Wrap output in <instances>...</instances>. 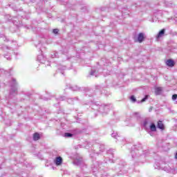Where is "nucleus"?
<instances>
[{
  "instance_id": "obj_1",
  "label": "nucleus",
  "mask_w": 177,
  "mask_h": 177,
  "mask_svg": "<svg viewBox=\"0 0 177 177\" xmlns=\"http://www.w3.org/2000/svg\"><path fill=\"white\" fill-rule=\"evenodd\" d=\"M149 154V150L143 151L142 145L138 144L131 147V156L134 161L145 158Z\"/></svg>"
},
{
  "instance_id": "obj_2",
  "label": "nucleus",
  "mask_w": 177,
  "mask_h": 177,
  "mask_svg": "<svg viewBox=\"0 0 177 177\" xmlns=\"http://www.w3.org/2000/svg\"><path fill=\"white\" fill-rule=\"evenodd\" d=\"M10 95L15 96V95H17V82H16V80L12 79L10 82Z\"/></svg>"
},
{
  "instance_id": "obj_3",
  "label": "nucleus",
  "mask_w": 177,
  "mask_h": 177,
  "mask_svg": "<svg viewBox=\"0 0 177 177\" xmlns=\"http://www.w3.org/2000/svg\"><path fill=\"white\" fill-rule=\"evenodd\" d=\"M110 104H102L99 107V111L102 114V115H107V114H109V111H110Z\"/></svg>"
},
{
  "instance_id": "obj_4",
  "label": "nucleus",
  "mask_w": 177,
  "mask_h": 177,
  "mask_svg": "<svg viewBox=\"0 0 177 177\" xmlns=\"http://www.w3.org/2000/svg\"><path fill=\"white\" fill-rule=\"evenodd\" d=\"M74 165H77V167H80V168H86V165H85V162H84V159H82V157L77 156L74 160H73Z\"/></svg>"
},
{
  "instance_id": "obj_5",
  "label": "nucleus",
  "mask_w": 177,
  "mask_h": 177,
  "mask_svg": "<svg viewBox=\"0 0 177 177\" xmlns=\"http://www.w3.org/2000/svg\"><path fill=\"white\" fill-rule=\"evenodd\" d=\"M159 168L163 169V171H165L166 172H171L172 174H175V170L167 165L164 167L161 165L159 167Z\"/></svg>"
},
{
  "instance_id": "obj_6",
  "label": "nucleus",
  "mask_w": 177,
  "mask_h": 177,
  "mask_svg": "<svg viewBox=\"0 0 177 177\" xmlns=\"http://www.w3.org/2000/svg\"><path fill=\"white\" fill-rule=\"evenodd\" d=\"M54 163L55 164V165H57V167H59L61 164L63 163V158H62L61 156H57L54 160Z\"/></svg>"
},
{
  "instance_id": "obj_7",
  "label": "nucleus",
  "mask_w": 177,
  "mask_h": 177,
  "mask_svg": "<svg viewBox=\"0 0 177 177\" xmlns=\"http://www.w3.org/2000/svg\"><path fill=\"white\" fill-rule=\"evenodd\" d=\"M37 60L39 63H45V62H46V57H44V55L41 54L37 56Z\"/></svg>"
},
{
  "instance_id": "obj_8",
  "label": "nucleus",
  "mask_w": 177,
  "mask_h": 177,
  "mask_svg": "<svg viewBox=\"0 0 177 177\" xmlns=\"http://www.w3.org/2000/svg\"><path fill=\"white\" fill-rule=\"evenodd\" d=\"M166 64L168 67H174V66H175V61H174V59H167Z\"/></svg>"
},
{
  "instance_id": "obj_9",
  "label": "nucleus",
  "mask_w": 177,
  "mask_h": 177,
  "mask_svg": "<svg viewBox=\"0 0 177 177\" xmlns=\"http://www.w3.org/2000/svg\"><path fill=\"white\" fill-rule=\"evenodd\" d=\"M157 127L158 129H161V131H164L165 127L164 126V123H162V121L159 120L157 124Z\"/></svg>"
},
{
  "instance_id": "obj_10",
  "label": "nucleus",
  "mask_w": 177,
  "mask_h": 177,
  "mask_svg": "<svg viewBox=\"0 0 177 177\" xmlns=\"http://www.w3.org/2000/svg\"><path fill=\"white\" fill-rule=\"evenodd\" d=\"M165 34V29H162L156 35V39H160Z\"/></svg>"
},
{
  "instance_id": "obj_11",
  "label": "nucleus",
  "mask_w": 177,
  "mask_h": 177,
  "mask_svg": "<svg viewBox=\"0 0 177 177\" xmlns=\"http://www.w3.org/2000/svg\"><path fill=\"white\" fill-rule=\"evenodd\" d=\"M149 128L151 132H156L157 131V127L156 126V124L151 123Z\"/></svg>"
},
{
  "instance_id": "obj_12",
  "label": "nucleus",
  "mask_w": 177,
  "mask_h": 177,
  "mask_svg": "<svg viewBox=\"0 0 177 177\" xmlns=\"http://www.w3.org/2000/svg\"><path fill=\"white\" fill-rule=\"evenodd\" d=\"M144 39H145V35L142 32H140V34H138V42L140 43L143 42Z\"/></svg>"
},
{
  "instance_id": "obj_13",
  "label": "nucleus",
  "mask_w": 177,
  "mask_h": 177,
  "mask_svg": "<svg viewBox=\"0 0 177 177\" xmlns=\"http://www.w3.org/2000/svg\"><path fill=\"white\" fill-rule=\"evenodd\" d=\"M142 126L143 127L144 129H145L146 131H147V129H149V121H147V120H145L142 123Z\"/></svg>"
},
{
  "instance_id": "obj_14",
  "label": "nucleus",
  "mask_w": 177,
  "mask_h": 177,
  "mask_svg": "<svg viewBox=\"0 0 177 177\" xmlns=\"http://www.w3.org/2000/svg\"><path fill=\"white\" fill-rule=\"evenodd\" d=\"M69 89H71V91H81V88L77 85H73V86L70 85Z\"/></svg>"
},
{
  "instance_id": "obj_15",
  "label": "nucleus",
  "mask_w": 177,
  "mask_h": 177,
  "mask_svg": "<svg viewBox=\"0 0 177 177\" xmlns=\"http://www.w3.org/2000/svg\"><path fill=\"white\" fill-rule=\"evenodd\" d=\"M77 100H78V99L77 97L67 99V102L69 104H74V103H75V102H77Z\"/></svg>"
},
{
  "instance_id": "obj_16",
  "label": "nucleus",
  "mask_w": 177,
  "mask_h": 177,
  "mask_svg": "<svg viewBox=\"0 0 177 177\" xmlns=\"http://www.w3.org/2000/svg\"><path fill=\"white\" fill-rule=\"evenodd\" d=\"M0 49L1 50H3V52H8V50H10V47H8V46L2 44V45H0Z\"/></svg>"
},
{
  "instance_id": "obj_17",
  "label": "nucleus",
  "mask_w": 177,
  "mask_h": 177,
  "mask_svg": "<svg viewBox=\"0 0 177 177\" xmlns=\"http://www.w3.org/2000/svg\"><path fill=\"white\" fill-rule=\"evenodd\" d=\"M111 136L115 139H118V140H122V138L120 137V136H118V133H112Z\"/></svg>"
},
{
  "instance_id": "obj_18",
  "label": "nucleus",
  "mask_w": 177,
  "mask_h": 177,
  "mask_svg": "<svg viewBox=\"0 0 177 177\" xmlns=\"http://www.w3.org/2000/svg\"><path fill=\"white\" fill-rule=\"evenodd\" d=\"M41 139V136L39 134V133H35L33 134V140H39Z\"/></svg>"
},
{
  "instance_id": "obj_19",
  "label": "nucleus",
  "mask_w": 177,
  "mask_h": 177,
  "mask_svg": "<svg viewBox=\"0 0 177 177\" xmlns=\"http://www.w3.org/2000/svg\"><path fill=\"white\" fill-rule=\"evenodd\" d=\"M57 68H58V71H60L61 74H64V72H63V71L66 70V66H62V65H59L57 66Z\"/></svg>"
},
{
  "instance_id": "obj_20",
  "label": "nucleus",
  "mask_w": 177,
  "mask_h": 177,
  "mask_svg": "<svg viewBox=\"0 0 177 177\" xmlns=\"http://www.w3.org/2000/svg\"><path fill=\"white\" fill-rule=\"evenodd\" d=\"M161 92H162V88L161 87H157L155 88L156 95H161Z\"/></svg>"
},
{
  "instance_id": "obj_21",
  "label": "nucleus",
  "mask_w": 177,
  "mask_h": 177,
  "mask_svg": "<svg viewBox=\"0 0 177 177\" xmlns=\"http://www.w3.org/2000/svg\"><path fill=\"white\" fill-rule=\"evenodd\" d=\"M0 41H4V42H8V38L4 35H0Z\"/></svg>"
},
{
  "instance_id": "obj_22",
  "label": "nucleus",
  "mask_w": 177,
  "mask_h": 177,
  "mask_svg": "<svg viewBox=\"0 0 177 177\" xmlns=\"http://www.w3.org/2000/svg\"><path fill=\"white\" fill-rule=\"evenodd\" d=\"M51 57H52V59H55V57H59V55L57 54V52L54 51V52L51 54Z\"/></svg>"
},
{
  "instance_id": "obj_23",
  "label": "nucleus",
  "mask_w": 177,
  "mask_h": 177,
  "mask_svg": "<svg viewBox=\"0 0 177 177\" xmlns=\"http://www.w3.org/2000/svg\"><path fill=\"white\" fill-rule=\"evenodd\" d=\"M57 102H63V100H66V97L61 96L56 99Z\"/></svg>"
},
{
  "instance_id": "obj_24",
  "label": "nucleus",
  "mask_w": 177,
  "mask_h": 177,
  "mask_svg": "<svg viewBox=\"0 0 177 177\" xmlns=\"http://www.w3.org/2000/svg\"><path fill=\"white\" fill-rule=\"evenodd\" d=\"M64 138H73V133H65L64 134Z\"/></svg>"
},
{
  "instance_id": "obj_25",
  "label": "nucleus",
  "mask_w": 177,
  "mask_h": 177,
  "mask_svg": "<svg viewBox=\"0 0 177 177\" xmlns=\"http://www.w3.org/2000/svg\"><path fill=\"white\" fill-rule=\"evenodd\" d=\"M149 95H146L145 97L141 100L140 103H143V102H146V100L149 99ZM138 103H140L139 101H138Z\"/></svg>"
},
{
  "instance_id": "obj_26",
  "label": "nucleus",
  "mask_w": 177,
  "mask_h": 177,
  "mask_svg": "<svg viewBox=\"0 0 177 177\" xmlns=\"http://www.w3.org/2000/svg\"><path fill=\"white\" fill-rule=\"evenodd\" d=\"M99 149H100V151H104V145H100Z\"/></svg>"
},
{
  "instance_id": "obj_27",
  "label": "nucleus",
  "mask_w": 177,
  "mask_h": 177,
  "mask_svg": "<svg viewBox=\"0 0 177 177\" xmlns=\"http://www.w3.org/2000/svg\"><path fill=\"white\" fill-rule=\"evenodd\" d=\"M130 100H131V102H133V103H135V102H136V97H135L134 95H131L130 97Z\"/></svg>"
},
{
  "instance_id": "obj_28",
  "label": "nucleus",
  "mask_w": 177,
  "mask_h": 177,
  "mask_svg": "<svg viewBox=\"0 0 177 177\" xmlns=\"http://www.w3.org/2000/svg\"><path fill=\"white\" fill-rule=\"evenodd\" d=\"M165 6L167 7V8H170V6H172V3H169L168 1H165Z\"/></svg>"
},
{
  "instance_id": "obj_29",
  "label": "nucleus",
  "mask_w": 177,
  "mask_h": 177,
  "mask_svg": "<svg viewBox=\"0 0 177 177\" xmlns=\"http://www.w3.org/2000/svg\"><path fill=\"white\" fill-rule=\"evenodd\" d=\"M90 75H95V77H97L96 71H93V69H92L91 73H90Z\"/></svg>"
},
{
  "instance_id": "obj_30",
  "label": "nucleus",
  "mask_w": 177,
  "mask_h": 177,
  "mask_svg": "<svg viewBox=\"0 0 177 177\" xmlns=\"http://www.w3.org/2000/svg\"><path fill=\"white\" fill-rule=\"evenodd\" d=\"M4 57L7 59V60H12L10 55H8L7 54H4Z\"/></svg>"
},
{
  "instance_id": "obj_31",
  "label": "nucleus",
  "mask_w": 177,
  "mask_h": 177,
  "mask_svg": "<svg viewBox=\"0 0 177 177\" xmlns=\"http://www.w3.org/2000/svg\"><path fill=\"white\" fill-rule=\"evenodd\" d=\"M172 100H176L177 99V94H174L171 97Z\"/></svg>"
},
{
  "instance_id": "obj_32",
  "label": "nucleus",
  "mask_w": 177,
  "mask_h": 177,
  "mask_svg": "<svg viewBox=\"0 0 177 177\" xmlns=\"http://www.w3.org/2000/svg\"><path fill=\"white\" fill-rule=\"evenodd\" d=\"M53 34H58L59 29H53Z\"/></svg>"
},
{
  "instance_id": "obj_33",
  "label": "nucleus",
  "mask_w": 177,
  "mask_h": 177,
  "mask_svg": "<svg viewBox=\"0 0 177 177\" xmlns=\"http://www.w3.org/2000/svg\"><path fill=\"white\" fill-rule=\"evenodd\" d=\"M37 46V48H38L39 49V50L41 51V52H42V48H39L40 46H41V43H39L37 46Z\"/></svg>"
},
{
  "instance_id": "obj_34",
  "label": "nucleus",
  "mask_w": 177,
  "mask_h": 177,
  "mask_svg": "<svg viewBox=\"0 0 177 177\" xmlns=\"http://www.w3.org/2000/svg\"><path fill=\"white\" fill-rule=\"evenodd\" d=\"M149 135H150L151 136H153V131H149Z\"/></svg>"
},
{
  "instance_id": "obj_35",
  "label": "nucleus",
  "mask_w": 177,
  "mask_h": 177,
  "mask_svg": "<svg viewBox=\"0 0 177 177\" xmlns=\"http://www.w3.org/2000/svg\"><path fill=\"white\" fill-rule=\"evenodd\" d=\"M175 158L177 160V152H176V153L175 155Z\"/></svg>"
},
{
  "instance_id": "obj_36",
  "label": "nucleus",
  "mask_w": 177,
  "mask_h": 177,
  "mask_svg": "<svg viewBox=\"0 0 177 177\" xmlns=\"http://www.w3.org/2000/svg\"><path fill=\"white\" fill-rule=\"evenodd\" d=\"M95 154L97 156L99 155V152H96Z\"/></svg>"
},
{
  "instance_id": "obj_37",
  "label": "nucleus",
  "mask_w": 177,
  "mask_h": 177,
  "mask_svg": "<svg viewBox=\"0 0 177 177\" xmlns=\"http://www.w3.org/2000/svg\"><path fill=\"white\" fill-rule=\"evenodd\" d=\"M91 157H93V156H92V154H90Z\"/></svg>"
},
{
  "instance_id": "obj_38",
  "label": "nucleus",
  "mask_w": 177,
  "mask_h": 177,
  "mask_svg": "<svg viewBox=\"0 0 177 177\" xmlns=\"http://www.w3.org/2000/svg\"><path fill=\"white\" fill-rule=\"evenodd\" d=\"M53 169H55V167H53Z\"/></svg>"
},
{
  "instance_id": "obj_39",
  "label": "nucleus",
  "mask_w": 177,
  "mask_h": 177,
  "mask_svg": "<svg viewBox=\"0 0 177 177\" xmlns=\"http://www.w3.org/2000/svg\"><path fill=\"white\" fill-rule=\"evenodd\" d=\"M77 177H80V176L77 175Z\"/></svg>"
},
{
  "instance_id": "obj_40",
  "label": "nucleus",
  "mask_w": 177,
  "mask_h": 177,
  "mask_svg": "<svg viewBox=\"0 0 177 177\" xmlns=\"http://www.w3.org/2000/svg\"><path fill=\"white\" fill-rule=\"evenodd\" d=\"M0 71H2V69H0Z\"/></svg>"
}]
</instances>
